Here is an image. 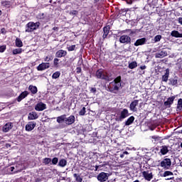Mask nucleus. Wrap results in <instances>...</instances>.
I'll return each instance as SVG.
<instances>
[{
	"mask_svg": "<svg viewBox=\"0 0 182 182\" xmlns=\"http://www.w3.org/2000/svg\"><path fill=\"white\" fill-rule=\"evenodd\" d=\"M130 115L127 109H123L119 114V116H116L115 121L122 122L124 119L127 118Z\"/></svg>",
	"mask_w": 182,
	"mask_h": 182,
	"instance_id": "nucleus-1",
	"label": "nucleus"
},
{
	"mask_svg": "<svg viewBox=\"0 0 182 182\" xmlns=\"http://www.w3.org/2000/svg\"><path fill=\"white\" fill-rule=\"evenodd\" d=\"M142 177L146 181H151L154 178V174L151 170H146L141 172Z\"/></svg>",
	"mask_w": 182,
	"mask_h": 182,
	"instance_id": "nucleus-2",
	"label": "nucleus"
},
{
	"mask_svg": "<svg viewBox=\"0 0 182 182\" xmlns=\"http://www.w3.org/2000/svg\"><path fill=\"white\" fill-rule=\"evenodd\" d=\"M121 86L119 85H117L113 82H109V85L108 86V90L112 93L117 94V92L119 90Z\"/></svg>",
	"mask_w": 182,
	"mask_h": 182,
	"instance_id": "nucleus-3",
	"label": "nucleus"
},
{
	"mask_svg": "<svg viewBox=\"0 0 182 182\" xmlns=\"http://www.w3.org/2000/svg\"><path fill=\"white\" fill-rule=\"evenodd\" d=\"M78 163L80 164V167H83L87 170H92V164L89 160H79Z\"/></svg>",
	"mask_w": 182,
	"mask_h": 182,
	"instance_id": "nucleus-4",
	"label": "nucleus"
},
{
	"mask_svg": "<svg viewBox=\"0 0 182 182\" xmlns=\"http://www.w3.org/2000/svg\"><path fill=\"white\" fill-rule=\"evenodd\" d=\"M111 166L112 164H109V162L108 161L100 162V165H96L95 166V171H97L98 168H107L109 170V168H111Z\"/></svg>",
	"mask_w": 182,
	"mask_h": 182,
	"instance_id": "nucleus-5",
	"label": "nucleus"
},
{
	"mask_svg": "<svg viewBox=\"0 0 182 182\" xmlns=\"http://www.w3.org/2000/svg\"><path fill=\"white\" fill-rule=\"evenodd\" d=\"M87 157L90 160H98V159H102L103 155L97 152H89Z\"/></svg>",
	"mask_w": 182,
	"mask_h": 182,
	"instance_id": "nucleus-6",
	"label": "nucleus"
},
{
	"mask_svg": "<svg viewBox=\"0 0 182 182\" xmlns=\"http://www.w3.org/2000/svg\"><path fill=\"white\" fill-rule=\"evenodd\" d=\"M95 76L97 79H102V80H109V76L105 75L103 73V70H102V69H99L96 71Z\"/></svg>",
	"mask_w": 182,
	"mask_h": 182,
	"instance_id": "nucleus-7",
	"label": "nucleus"
},
{
	"mask_svg": "<svg viewBox=\"0 0 182 182\" xmlns=\"http://www.w3.org/2000/svg\"><path fill=\"white\" fill-rule=\"evenodd\" d=\"M119 41L121 43L129 44L132 42V38L127 35H122L119 37Z\"/></svg>",
	"mask_w": 182,
	"mask_h": 182,
	"instance_id": "nucleus-8",
	"label": "nucleus"
},
{
	"mask_svg": "<svg viewBox=\"0 0 182 182\" xmlns=\"http://www.w3.org/2000/svg\"><path fill=\"white\" fill-rule=\"evenodd\" d=\"M98 181L105 182L108 180V173L105 172H101L97 175Z\"/></svg>",
	"mask_w": 182,
	"mask_h": 182,
	"instance_id": "nucleus-9",
	"label": "nucleus"
},
{
	"mask_svg": "<svg viewBox=\"0 0 182 182\" xmlns=\"http://www.w3.org/2000/svg\"><path fill=\"white\" fill-rule=\"evenodd\" d=\"M26 28H27V29H26V32L27 33L33 32V31L36 30L34 22H28V23L26 25Z\"/></svg>",
	"mask_w": 182,
	"mask_h": 182,
	"instance_id": "nucleus-10",
	"label": "nucleus"
},
{
	"mask_svg": "<svg viewBox=\"0 0 182 182\" xmlns=\"http://www.w3.org/2000/svg\"><path fill=\"white\" fill-rule=\"evenodd\" d=\"M178 76H175L174 77H171L168 79V85L178 87Z\"/></svg>",
	"mask_w": 182,
	"mask_h": 182,
	"instance_id": "nucleus-11",
	"label": "nucleus"
},
{
	"mask_svg": "<svg viewBox=\"0 0 182 182\" xmlns=\"http://www.w3.org/2000/svg\"><path fill=\"white\" fill-rule=\"evenodd\" d=\"M34 109L38 112L43 111L44 109H46V105L43 102H40L37 103V105H36V107H34Z\"/></svg>",
	"mask_w": 182,
	"mask_h": 182,
	"instance_id": "nucleus-12",
	"label": "nucleus"
},
{
	"mask_svg": "<svg viewBox=\"0 0 182 182\" xmlns=\"http://www.w3.org/2000/svg\"><path fill=\"white\" fill-rule=\"evenodd\" d=\"M139 100H134V101H132L129 105V109L132 112H136V106L139 105Z\"/></svg>",
	"mask_w": 182,
	"mask_h": 182,
	"instance_id": "nucleus-13",
	"label": "nucleus"
},
{
	"mask_svg": "<svg viewBox=\"0 0 182 182\" xmlns=\"http://www.w3.org/2000/svg\"><path fill=\"white\" fill-rule=\"evenodd\" d=\"M110 29H111V27L109 25L103 27V28H102V31H103L102 38L103 39H105L107 38V36L110 32Z\"/></svg>",
	"mask_w": 182,
	"mask_h": 182,
	"instance_id": "nucleus-14",
	"label": "nucleus"
},
{
	"mask_svg": "<svg viewBox=\"0 0 182 182\" xmlns=\"http://www.w3.org/2000/svg\"><path fill=\"white\" fill-rule=\"evenodd\" d=\"M177 95H174L172 97H170L167 99L166 101L164 102V105L165 106H168V107H171V105L173 104L175 99L176 98Z\"/></svg>",
	"mask_w": 182,
	"mask_h": 182,
	"instance_id": "nucleus-15",
	"label": "nucleus"
},
{
	"mask_svg": "<svg viewBox=\"0 0 182 182\" xmlns=\"http://www.w3.org/2000/svg\"><path fill=\"white\" fill-rule=\"evenodd\" d=\"M50 68V63H43L37 66V70L38 71H43L46 69H48Z\"/></svg>",
	"mask_w": 182,
	"mask_h": 182,
	"instance_id": "nucleus-16",
	"label": "nucleus"
},
{
	"mask_svg": "<svg viewBox=\"0 0 182 182\" xmlns=\"http://www.w3.org/2000/svg\"><path fill=\"white\" fill-rule=\"evenodd\" d=\"M75 122V117L74 115H70L68 117H65V123L68 125H71Z\"/></svg>",
	"mask_w": 182,
	"mask_h": 182,
	"instance_id": "nucleus-17",
	"label": "nucleus"
},
{
	"mask_svg": "<svg viewBox=\"0 0 182 182\" xmlns=\"http://www.w3.org/2000/svg\"><path fill=\"white\" fill-rule=\"evenodd\" d=\"M171 166V160H166L165 161H162L161 162V167H163L164 168H165L166 170H168V168H170Z\"/></svg>",
	"mask_w": 182,
	"mask_h": 182,
	"instance_id": "nucleus-18",
	"label": "nucleus"
},
{
	"mask_svg": "<svg viewBox=\"0 0 182 182\" xmlns=\"http://www.w3.org/2000/svg\"><path fill=\"white\" fill-rule=\"evenodd\" d=\"M36 126V123L35 122H29L28 124H26V131L31 132L32 131Z\"/></svg>",
	"mask_w": 182,
	"mask_h": 182,
	"instance_id": "nucleus-19",
	"label": "nucleus"
},
{
	"mask_svg": "<svg viewBox=\"0 0 182 182\" xmlns=\"http://www.w3.org/2000/svg\"><path fill=\"white\" fill-rule=\"evenodd\" d=\"M14 125L12 122H7L4 127H3V132L4 133H8V132L13 128Z\"/></svg>",
	"mask_w": 182,
	"mask_h": 182,
	"instance_id": "nucleus-20",
	"label": "nucleus"
},
{
	"mask_svg": "<svg viewBox=\"0 0 182 182\" xmlns=\"http://www.w3.org/2000/svg\"><path fill=\"white\" fill-rule=\"evenodd\" d=\"M146 38H141L140 39H137L135 43H134V46H143L146 44Z\"/></svg>",
	"mask_w": 182,
	"mask_h": 182,
	"instance_id": "nucleus-21",
	"label": "nucleus"
},
{
	"mask_svg": "<svg viewBox=\"0 0 182 182\" xmlns=\"http://www.w3.org/2000/svg\"><path fill=\"white\" fill-rule=\"evenodd\" d=\"M167 55H168V52L167 51L161 50L159 53H156L155 54V58H164V57H166Z\"/></svg>",
	"mask_w": 182,
	"mask_h": 182,
	"instance_id": "nucleus-22",
	"label": "nucleus"
},
{
	"mask_svg": "<svg viewBox=\"0 0 182 182\" xmlns=\"http://www.w3.org/2000/svg\"><path fill=\"white\" fill-rule=\"evenodd\" d=\"M169 75H170V70L169 69H166V73L161 77V82H167L169 78Z\"/></svg>",
	"mask_w": 182,
	"mask_h": 182,
	"instance_id": "nucleus-23",
	"label": "nucleus"
},
{
	"mask_svg": "<svg viewBox=\"0 0 182 182\" xmlns=\"http://www.w3.org/2000/svg\"><path fill=\"white\" fill-rule=\"evenodd\" d=\"M39 117L36 112H31L28 113V117H27L28 120L37 119Z\"/></svg>",
	"mask_w": 182,
	"mask_h": 182,
	"instance_id": "nucleus-24",
	"label": "nucleus"
},
{
	"mask_svg": "<svg viewBox=\"0 0 182 182\" xmlns=\"http://www.w3.org/2000/svg\"><path fill=\"white\" fill-rule=\"evenodd\" d=\"M26 167L23 162H18V164H16V171L17 173L18 171H22V170H25Z\"/></svg>",
	"mask_w": 182,
	"mask_h": 182,
	"instance_id": "nucleus-25",
	"label": "nucleus"
},
{
	"mask_svg": "<svg viewBox=\"0 0 182 182\" xmlns=\"http://www.w3.org/2000/svg\"><path fill=\"white\" fill-rule=\"evenodd\" d=\"M29 95V92L28 91H24L17 97V102H20L22 100L26 98Z\"/></svg>",
	"mask_w": 182,
	"mask_h": 182,
	"instance_id": "nucleus-26",
	"label": "nucleus"
},
{
	"mask_svg": "<svg viewBox=\"0 0 182 182\" xmlns=\"http://www.w3.org/2000/svg\"><path fill=\"white\" fill-rule=\"evenodd\" d=\"M68 54V52L66 50H60L55 53V57L57 58H63L66 56Z\"/></svg>",
	"mask_w": 182,
	"mask_h": 182,
	"instance_id": "nucleus-27",
	"label": "nucleus"
},
{
	"mask_svg": "<svg viewBox=\"0 0 182 182\" xmlns=\"http://www.w3.org/2000/svg\"><path fill=\"white\" fill-rule=\"evenodd\" d=\"M135 120V117L134 116L129 117L124 122V124L126 126H129L132 124Z\"/></svg>",
	"mask_w": 182,
	"mask_h": 182,
	"instance_id": "nucleus-28",
	"label": "nucleus"
},
{
	"mask_svg": "<svg viewBox=\"0 0 182 182\" xmlns=\"http://www.w3.org/2000/svg\"><path fill=\"white\" fill-rule=\"evenodd\" d=\"M168 148L166 146H162L161 149H160V153L163 155L165 156V154H167L168 153Z\"/></svg>",
	"mask_w": 182,
	"mask_h": 182,
	"instance_id": "nucleus-29",
	"label": "nucleus"
},
{
	"mask_svg": "<svg viewBox=\"0 0 182 182\" xmlns=\"http://www.w3.org/2000/svg\"><path fill=\"white\" fill-rule=\"evenodd\" d=\"M28 90H30L33 95H35L38 92L37 87L33 85L28 86Z\"/></svg>",
	"mask_w": 182,
	"mask_h": 182,
	"instance_id": "nucleus-30",
	"label": "nucleus"
},
{
	"mask_svg": "<svg viewBox=\"0 0 182 182\" xmlns=\"http://www.w3.org/2000/svg\"><path fill=\"white\" fill-rule=\"evenodd\" d=\"M182 110V98L178 100L176 111L181 112Z\"/></svg>",
	"mask_w": 182,
	"mask_h": 182,
	"instance_id": "nucleus-31",
	"label": "nucleus"
},
{
	"mask_svg": "<svg viewBox=\"0 0 182 182\" xmlns=\"http://www.w3.org/2000/svg\"><path fill=\"white\" fill-rule=\"evenodd\" d=\"M73 176L76 182H82V178L79 173H73Z\"/></svg>",
	"mask_w": 182,
	"mask_h": 182,
	"instance_id": "nucleus-32",
	"label": "nucleus"
},
{
	"mask_svg": "<svg viewBox=\"0 0 182 182\" xmlns=\"http://www.w3.org/2000/svg\"><path fill=\"white\" fill-rule=\"evenodd\" d=\"M121 82H122V77L120 75L114 78V80L112 81L113 83L119 85L120 87L122 86Z\"/></svg>",
	"mask_w": 182,
	"mask_h": 182,
	"instance_id": "nucleus-33",
	"label": "nucleus"
},
{
	"mask_svg": "<svg viewBox=\"0 0 182 182\" xmlns=\"http://www.w3.org/2000/svg\"><path fill=\"white\" fill-rule=\"evenodd\" d=\"M171 35L176 38H182V33H180L178 31H173Z\"/></svg>",
	"mask_w": 182,
	"mask_h": 182,
	"instance_id": "nucleus-34",
	"label": "nucleus"
},
{
	"mask_svg": "<svg viewBox=\"0 0 182 182\" xmlns=\"http://www.w3.org/2000/svg\"><path fill=\"white\" fill-rule=\"evenodd\" d=\"M137 66H138V64L136 61L129 63V65H128V68L132 70L136 68Z\"/></svg>",
	"mask_w": 182,
	"mask_h": 182,
	"instance_id": "nucleus-35",
	"label": "nucleus"
},
{
	"mask_svg": "<svg viewBox=\"0 0 182 182\" xmlns=\"http://www.w3.org/2000/svg\"><path fill=\"white\" fill-rule=\"evenodd\" d=\"M65 117H66V114H63L57 117V122L60 124L62 123L63 121L65 122Z\"/></svg>",
	"mask_w": 182,
	"mask_h": 182,
	"instance_id": "nucleus-36",
	"label": "nucleus"
},
{
	"mask_svg": "<svg viewBox=\"0 0 182 182\" xmlns=\"http://www.w3.org/2000/svg\"><path fill=\"white\" fill-rule=\"evenodd\" d=\"M23 43L22 41L18 38H16V46L18 48H21L23 47Z\"/></svg>",
	"mask_w": 182,
	"mask_h": 182,
	"instance_id": "nucleus-37",
	"label": "nucleus"
},
{
	"mask_svg": "<svg viewBox=\"0 0 182 182\" xmlns=\"http://www.w3.org/2000/svg\"><path fill=\"white\" fill-rule=\"evenodd\" d=\"M151 139L154 140V143H156V144L159 143V141H161V137H160L159 136H156V135L151 136Z\"/></svg>",
	"mask_w": 182,
	"mask_h": 182,
	"instance_id": "nucleus-38",
	"label": "nucleus"
},
{
	"mask_svg": "<svg viewBox=\"0 0 182 182\" xmlns=\"http://www.w3.org/2000/svg\"><path fill=\"white\" fill-rule=\"evenodd\" d=\"M1 5L4 7H10L11 1H2Z\"/></svg>",
	"mask_w": 182,
	"mask_h": 182,
	"instance_id": "nucleus-39",
	"label": "nucleus"
},
{
	"mask_svg": "<svg viewBox=\"0 0 182 182\" xmlns=\"http://www.w3.org/2000/svg\"><path fill=\"white\" fill-rule=\"evenodd\" d=\"M22 53V48L13 49V55L21 54Z\"/></svg>",
	"mask_w": 182,
	"mask_h": 182,
	"instance_id": "nucleus-40",
	"label": "nucleus"
},
{
	"mask_svg": "<svg viewBox=\"0 0 182 182\" xmlns=\"http://www.w3.org/2000/svg\"><path fill=\"white\" fill-rule=\"evenodd\" d=\"M80 116H84L86 114V107H83L78 112Z\"/></svg>",
	"mask_w": 182,
	"mask_h": 182,
	"instance_id": "nucleus-41",
	"label": "nucleus"
},
{
	"mask_svg": "<svg viewBox=\"0 0 182 182\" xmlns=\"http://www.w3.org/2000/svg\"><path fill=\"white\" fill-rule=\"evenodd\" d=\"M66 164H67L66 160H60V162H58V166H60V167H65Z\"/></svg>",
	"mask_w": 182,
	"mask_h": 182,
	"instance_id": "nucleus-42",
	"label": "nucleus"
},
{
	"mask_svg": "<svg viewBox=\"0 0 182 182\" xmlns=\"http://www.w3.org/2000/svg\"><path fill=\"white\" fill-rule=\"evenodd\" d=\"M162 38V36L161 35H157L154 38V41L155 43H157L159 41H160Z\"/></svg>",
	"mask_w": 182,
	"mask_h": 182,
	"instance_id": "nucleus-43",
	"label": "nucleus"
},
{
	"mask_svg": "<svg viewBox=\"0 0 182 182\" xmlns=\"http://www.w3.org/2000/svg\"><path fill=\"white\" fill-rule=\"evenodd\" d=\"M60 76V72L57 71L53 73V79H57Z\"/></svg>",
	"mask_w": 182,
	"mask_h": 182,
	"instance_id": "nucleus-44",
	"label": "nucleus"
},
{
	"mask_svg": "<svg viewBox=\"0 0 182 182\" xmlns=\"http://www.w3.org/2000/svg\"><path fill=\"white\" fill-rule=\"evenodd\" d=\"M53 60V57L52 55H48L44 58V61L46 62H50Z\"/></svg>",
	"mask_w": 182,
	"mask_h": 182,
	"instance_id": "nucleus-45",
	"label": "nucleus"
},
{
	"mask_svg": "<svg viewBox=\"0 0 182 182\" xmlns=\"http://www.w3.org/2000/svg\"><path fill=\"white\" fill-rule=\"evenodd\" d=\"M168 176H173V173L170 171H166L164 173V177H168Z\"/></svg>",
	"mask_w": 182,
	"mask_h": 182,
	"instance_id": "nucleus-46",
	"label": "nucleus"
},
{
	"mask_svg": "<svg viewBox=\"0 0 182 182\" xmlns=\"http://www.w3.org/2000/svg\"><path fill=\"white\" fill-rule=\"evenodd\" d=\"M75 47H76L75 45H72V46L68 47L67 49L68 51H73V50H75Z\"/></svg>",
	"mask_w": 182,
	"mask_h": 182,
	"instance_id": "nucleus-47",
	"label": "nucleus"
},
{
	"mask_svg": "<svg viewBox=\"0 0 182 182\" xmlns=\"http://www.w3.org/2000/svg\"><path fill=\"white\" fill-rule=\"evenodd\" d=\"M69 14L72 16H77L78 14V11L76 10H73L70 11Z\"/></svg>",
	"mask_w": 182,
	"mask_h": 182,
	"instance_id": "nucleus-48",
	"label": "nucleus"
},
{
	"mask_svg": "<svg viewBox=\"0 0 182 182\" xmlns=\"http://www.w3.org/2000/svg\"><path fill=\"white\" fill-rule=\"evenodd\" d=\"M44 164H46V166L47 165H51L52 164V160H44V161L43 162Z\"/></svg>",
	"mask_w": 182,
	"mask_h": 182,
	"instance_id": "nucleus-49",
	"label": "nucleus"
},
{
	"mask_svg": "<svg viewBox=\"0 0 182 182\" xmlns=\"http://www.w3.org/2000/svg\"><path fill=\"white\" fill-rule=\"evenodd\" d=\"M6 50V46H0V53H4Z\"/></svg>",
	"mask_w": 182,
	"mask_h": 182,
	"instance_id": "nucleus-50",
	"label": "nucleus"
},
{
	"mask_svg": "<svg viewBox=\"0 0 182 182\" xmlns=\"http://www.w3.org/2000/svg\"><path fill=\"white\" fill-rule=\"evenodd\" d=\"M90 92H92V93L95 94L97 92V88L96 87H91L90 89Z\"/></svg>",
	"mask_w": 182,
	"mask_h": 182,
	"instance_id": "nucleus-51",
	"label": "nucleus"
},
{
	"mask_svg": "<svg viewBox=\"0 0 182 182\" xmlns=\"http://www.w3.org/2000/svg\"><path fill=\"white\" fill-rule=\"evenodd\" d=\"M59 59L58 58H54V66L58 65Z\"/></svg>",
	"mask_w": 182,
	"mask_h": 182,
	"instance_id": "nucleus-52",
	"label": "nucleus"
},
{
	"mask_svg": "<svg viewBox=\"0 0 182 182\" xmlns=\"http://www.w3.org/2000/svg\"><path fill=\"white\" fill-rule=\"evenodd\" d=\"M81 72H82V68L81 67L76 68V73L79 74Z\"/></svg>",
	"mask_w": 182,
	"mask_h": 182,
	"instance_id": "nucleus-53",
	"label": "nucleus"
},
{
	"mask_svg": "<svg viewBox=\"0 0 182 182\" xmlns=\"http://www.w3.org/2000/svg\"><path fill=\"white\" fill-rule=\"evenodd\" d=\"M9 170H11L12 172H14V173H18L17 171H14L16 170V166H11L10 168H9Z\"/></svg>",
	"mask_w": 182,
	"mask_h": 182,
	"instance_id": "nucleus-54",
	"label": "nucleus"
},
{
	"mask_svg": "<svg viewBox=\"0 0 182 182\" xmlns=\"http://www.w3.org/2000/svg\"><path fill=\"white\" fill-rule=\"evenodd\" d=\"M34 26H36V29H37L41 26V23L40 22H36V23H34Z\"/></svg>",
	"mask_w": 182,
	"mask_h": 182,
	"instance_id": "nucleus-55",
	"label": "nucleus"
},
{
	"mask_svg": "<svg viewBox=\"0 0 182 182\" xmlns=\"http://www.w3.org/2000/svg\"><path fill=\"white\" fill-rule=\"evenodd\" d=\"M38 18L43 19L45 18V14L43 13L38 14Z\"/></svg>",
	"mask_w": 182,
	"mask_h": 182,
	"instance_id": "nucleus-56",
	"label": "nucleus"
},
{
	"mask_svg": "<svg viewBox=\"0 0 182 182\" xmlns=\"http://www.w3.org/2000/svg\"><path fill=\"white\" fill-rule=\"evenodd\" d=\"M1 33L2 34H6V33H7V31H6V30L5 28H1Z\"/></svg>",
	"mask_w": 182,
	"mask_h": 182,
	"instance_id": "nucleus-57",
	"label": "nucleus"
},
{
	"mask_svg": "<svg viewBox=\"0 0 182 182\" xmlns=\"http://www.w3.org/2000/svg\"><path fill=\"white\" fill-rule=\"evenodd\" d=\"M177 21L178 23L182 26V17H179Z\"/></svg>",
	"mask_w": 182,
	"mask_h": 182,
	"instance_id": "nucleus-58",
	"label": "nucleus"
},
{
	"mask_svg": "<svg viewBox=\"0 0 182 182\" xmlns=\"http://www.w3.org/2000/svg\"><path fill=\"white\" fill-rule=\"evenodd\" d=\"M58 160H51V164H58Z\"/></svg>",
	"mask_w": 182,
	"mask_h": 182,
	"instance_id": "nucleus-59",
	"label": "nucleus"
},
{
	"mask_svg": "<svg viewBox=\"0 0 182 182\" xmlns=\"http://www.w3.org/2000/svg\"><path fill=\"white\" fill-rule=\"evenodd\" d=\"M126 31H130L129 35H132V34L136 33V31H132L131 29H127V30H126Z\"/></svg>",
	"mask_w": 182,
	"mask_h": 182,
	"instance_id": "nucleus-60",
	"label": "nucleus"
},
{
	"mask_svg": "<svg viewBox=\"0 0 182 182\" xmlns=\"http://www.w3.org/2000/svg\"><path fill=\"white\" fill-rule=\"evenodd\" d=\"M124 154H128V152L127 151H124V152H123L122 154H120L121 159H123V157H124Z\"/></svg>",
	"mask_w": 182,
	"mask_h": 182,
	"instance_id": "nucleus-61",
	"label": "nucleus"
},
{
	"mask_svg": "<svg viewBox=\"0 0 182 182\" xmlns=\"http://www.w3.org/2000/svg\"><path fill=\"white\" fill-rule=\"evenodd\" d=\"M42 181V178H36V180L34 181V182H41Z\"/></svg>",
	"mask_w": 182,
	"mask_h": 182,
	"instance_id": "nucleus-62",
	"label": "nucleus"
},
{
	"mask_svg": "<svg viewBox=\"0 0 182 182\" xmlns=\"http://www.w3.org/2000/svg\"><path fill=\"white\" fill-rule=\"evenodd\" d=\"M139 68L141 70H145L146 68V65H141V66L139 67Z\"/></svg>",
	"mask_w": 182,
	"mask_h": 182,
	"instance_id": "nucleus-63",
	"label": "nucleus"
},
{
	"mask_svg": "<svg viewBox=\"0 0 182 182\" xmlns=\"http://www.w3.org/2000/svg\"><path fill=\"white\" fill-rule=\"evenodd\" d=\"M53 30L55 31H59V28L58 27H54V28H53Z\"/></svg>",
	"mask_w": 182,
	"mask_h": 182,
	"instance_id": "nucleus-64",
	"label": "nucleus"
}]
</instances>
